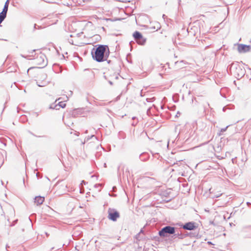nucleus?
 Masks as SVG:
<instances>
[{
    "label": "nucleus",
    "mask_w": 251,
    "mask_h": 251,
    "mask_svg": "<svg viewBox=\"0 0 251 251\" xmlns=\"http://www.w3.org/2000/svg\"><path fill=\"white\" fill-rule=\"evenodd\" d=\"M236 70L240 73H238L237 76L241 77L244 75V71L240 68H236Z\"/></svg>",
    "instance_id": "nucleus-11"
},
{
    "label": "nucleus",
    "mask_w": 251,
    "mask_h": 251,
    "mask_svg": "<svg viewBox=\"0 0 251 251\" xmlns=\"http://www.w3.org/2000/svg\"><path fill=\"white\" fill-rule=\"evenodd\" d=\"M177 114H180V113L179 112H178Z\"/></svg>",
    "instance_id": "nucleus-27"
},
{
    "label": "nucleus",
    "mask_w": 251,
    "mask_h": 251,
    "mask_svg": "<svg viewBox=\"0 0 251 251\" xmlns=\"http://www.w3.org/2000/svg\"><path fill=\"white\" fill-rule=\"evenodd\" d=\"M31 56V55H27V56H24V55H22V57H24L25 58H27V59H29L28 57V56Z\"/></svg>",
    "instance_id": "nucleus-17"
},
{
    "label": "nucleus",
    "mask_w": 251,
    "mask_h": 251,
    "mask_svg": "<svg viewBox=\"0 0 251 251\" xmlns=\"http://www.w3.org/2000/svg\"><path fill=\"white\" fill-rule=\"evenodd\" d=\"M5 17H6L5 16L2 15L1 13H0V24L4 20Z\"/></svg>",
    "instance_id": "nucleus-14"
},
{
    "label": "nucleus",
    "mask_w": 251,
    "mask_h": 251,
    "mask_svg": "<svg viewBox=\"0 0 251 251\" xmlns=\"http://www.w3.org/2000/svg\"><path fill=\"white\" fill-rule=\"evenodd\" d=\"M183 228L184 229L191 230L195 229L196 228V226L194 223L189 222L183 225Z\"/></svg>",
    "instance_id": "nucleus-8"
},
{
    "label": "nucleus",
    "mask_w": 251,
    "mask_h": 251,
    "mask_svg": "<svg viewBox=\"0 0 251 251\" xmlns=\"http://www.w3.org/2000/svg\"><path fill=\"white\" fill-rule=\"evenodd\" d=\"M175 229V227L166 226L159 231V235L162 237H167L168 234H174V236L178 237L179 234L178 233H176Z\"/></svg>",
    "instance_id": "nucleus-2"
},
{
    "label": "nucleus",
    "mask_w": 251,
    "mask_h": 251,
    "mask_svg": "<svg viewBox=\"0 0 251 251\" xmlns=\"http://www.w3.org/2000/svg\"><path fill=\"white\" fill-rule=\"evenodd\" d=\"M9 5V0H7L5 2V4L4 5V7L3 8L2 11L0 13L2 15H3L6 16V14L8 11V7Z\"/></svg>",
    "instance_id": "nucleus-10"
},
{
    "label": "nucleus",
    "mask_w": 251,
    "mask_h": 251,
    "mask_svg": "<svg viewBox=\"0 0 251 251\" xmlns=\"http://www.w3.org/2000/svg\"><path fill=\"white\" fill-rule=\"evenodd\" d=\"M36 176H38V173H37V174H36Z\"/></svg>",
    "instance_id": "nucleus-26"
},
{
    "label": "nucleus",
    "mask_w": 251,
    "mask_h": 251,
    "mask_svg": "<svg viewBox=\"0 0 251 251\" xmlns=\"http://www.w3.org/2000/svg\"><path fill=\"white\" fill-rule=\"evenodd\" d=\"M109 83H110L111 85H112V82L111 81H109Z\"/></svg>",
    "instance_id": "nucleus-23"
},
{
    "label": "nucleus",
    "mask_w": 251,
    "mask_h": 251,
    "mask_svg": "<svg viewBox=\"0 0 251 251\" xmlns=\"http://www.w3.org/2000/svg\"><path fill=\"white\" fill-rule=\"evenodd\" d=\"M107 213L108 218L112 221H116L120 217V213L115 209L109 208Z\"/></svg>",
    "instance_id": "nucleus-4"
},
{
    "label": "nucleus",
    "mask_w": 251,
    "mask_h": 251,
    "mask_svg": "<svg viewBox=\"0 0 251 251\" xmlns=\"http://www.w3.org/2000/svg\"><path fill=\"white\" fill-rule=\"evenodd\" d=\"M45 200L44 197L41 196L36 197L34 199V202L37 204V205H40L43 203Z\"/></svg>",
    "instance_id": "nucleus-9"
},
{
    "label": "nucleus",
    "mask_w": 251,
    "mask_h": 251,
    "mask_svg": "<svg viewBox=\"0 0 251 251\" xmlns=\"http://www.w3.org/2000/svg\"><path fill=\"white\" fill-rule=\"evenodd\" d=\"M251 49V46L243 44H240L238 46V50L241 53L248 52Z\"/></svg>",
    "instance_id": "nucleus-7"
},
{
    "label": "nucleus",
    "mask_w": 251,
    "mask_h": 251,
    "mask_svg": "<svg viewBox=\"0 0 251 251\" xmlns=\"http://www.w3.org/2000/svg\"><path fill=\"white\" fill-rule=\"evenodd\" d=\"M222 195L220 192H217L214 194L213 198H218Z\"/></svg>",
    "instance_id": "nucleus-15"
},
{
    "label": "nucleus",
    "mask_w": 251,
    "mask_h": 251,
    "mask_svg": "<svg viewBox=\"0 0 251 251\" xmlns=\"http://www.w3.org/2000/svg\"><path fill=\"white\" fill-rule=\"evenodd\" d=\"M229 126H227L225 128H221V132H225L227 128H228V127Z\"/></svg>",
    "instance_id": "nucleus-16"
},
{
    "label": "nucleus",
    "mask_w": 251,
    "mask_h": 251,
    "mask_svg": "<svg viewBox=\"0 0 251 251\" xmlns=\"http://www.w3.org/2000/svg\"><path fill=\"white\" fill-rule=\"evenodd\" d=\"M100 184H96L95 186V187H97V186H100Z\"/></svg>",
    "instance_id": "nucleus-21"
},
{
    "label": "nucleus",
    "mask_w": 251,
    "mask_h": 251,
    "mask_svg": "<svg viewBox=\"0 0 251 251\" xmlns=\"http://www.w3.org/2000/svg\"><path fill=\"white\" fill-rule=\"evenodd\" d=\"M34 63L36 65L44 67L47 65V59L45 54L40 52L36 57L34 59Z\"/></svg>",
    "instance_id": "nucleus-3"
},
{
    "label": "nucleus",
    "mask_w": 251,
    "mask_h": 251,
    "mask_svg": "<svg viewBox=\"0 0 251 251\" xmlns=\"http://www.w3.org/2000/svg\"><path fill=\"white\" fill-rule=\"evenodd\" d=\"M57 104L58 105V108L59 109L60 108V107H62V108H64L66 106V104L63 103V102H59Z\"/></svg>",
    "instance_id": "nucleus-13"
},
{
    "label": "nucleus",
    "mask_w": 251,
    "mask_h": 251,
    "mask_svg": "<svg viewBox=\"0 0 251 251\" xmlns=\"http://www.w3.org/2000/svg\"><path fill=\"white\" fill-rule=\"evenodd\" d=\"M227 109L226 107H224L223 109V111H226V109Z\"/></svg>",
    "instance_id": "nucleus-19"
},
{
    "label": "nucleus",
    "mask_w": 251,
    "mask_h": 251,
    "mask_svg": "<svg viewBox=\"0 0 251 251\" xmlns=\"http://www.w3.org/2000/svg\"><path fill=\"white\" fill-rule=\"evenodd\" d=\"M208 243L209 244H212V243H211V242H208Z\"/></svg>",
    "instance_id": "nucleus-24"
},
{
    "label": "nucleus",
    "mask_w": 251,
    "mask_h": 251,
    "mask_svg": "<svg viewBox=\"0 0 251 251\" xmlns=\"http://www.w3.org/2000/svg\"><path fill=\"white\" fill-rule=\"evenodd\" d=\"M133 36L134 38V39L135 41L137 42V43L141 45H144L146 41V38H145L141 33L139 32V31H135L133 34Z\"/></svg>",
    "instance_id": "nucleus-5"
},
{
    "label": "nucleus",
    "mask_w": 251,
    "mask_h": 251,
    "mask_svg": "<svg viewBox=\"0 0 251 251\" xmlns=\"http://www.w3.org/2000/svg\"><path fill=\"white\" fill-rule=\"evenodd\" d=\"M137 124V121H136L135 123H133L132 124V125L133 126H135Z\"/></svg>",
    "instance_id": "nucleus-18"
},
{
    "label": "nucleus",
    "mask_w": 251,
    "mask_h": 251,
    "mask_svg": "<svg viewBox=\"0 0 251 251\" xmlns=\"http://www.w3.org/2000/svg\"><path fill=\"white\" fill-rule=\"evenodd\" d=\"M247 204L248 205H249L251 204V203H250L249 202H247Z\"/></svg>",
    "instance_id": "nucleus-20"
},
{
    "label": "nucleus",
    "mask_w": 251,
    "mask_h": 251,
    "mask_svg": "<svg viewBox=\"0 0 251 251\" xmlns=\"http://www.w3.org/2000/svg\"><path fill=\"white\" fill-rule=\"evenodd\" d=\"M132 119H133V120H135V119H136V117H133L132 118Z\"/></svg>",
    "instance_id": "nucleus-22"
},
{
    "label": "nucleus",
    "mask_w": 251,
    "mask_h": 251,
    "mask_svg": "<svg viewBox=\"0 0 251 251\" xmlns=\"http://www.w3.org/2000/svg\"><path fill=\"white\" fill-rule=\"evenodd\" d=\"M82 182L83 183H85V181H84V180H83V181H82Z\"/></svg>",
    "instance_id": "nucleus-25"
},
{
    "label": "nucleus",
    "mask_w": 251,
    "mask_h": 251,
    "mask_svg": "<svg viewBox=\"0 0 251 251\" xmlns=\"http://www.w3.org/2000/svg\"><path fill=\"white\" fill-rule=\"evenodd\" d=\"M47 75L42 74L39 75L38 79L37 81V84L39 87H44L48 84V81L47 80Z\"/></svg>",
    "instance_id": "nucleus-6"
},
{
    "label": "nucleus",
    "mask_w": 251,
    "mask_h": 251,
    "mask_svg": "<svg viewBox=\"0 0 251 251\" xmlns=\"http://www.w3.org/2000/svg\"><path fill=\"white\" fill-rule=\"evenodd\" d=\"M106 49L108 50V52L109 53V48L106 45H100L95 49V52L93 53L92 51V56L94 59L96 60L97 62H100L107 59L108 55L104 53L106 52Z\"/></svg>",
    "instance_id": "nucleus-1"
},
{
    "label": "nucleus",
    "mask_w": 251,
    "mask_h": 251,
    "mask_svg": "<svg viewBox=\"0 0 251 251\" xmlns=\"http://www.w3.org/2000/svg\"><path fill=\"white\" fill-rule=\"evenodd\" d=\"M58 106V105L57 104L52 103L51 104H50V109H55L58 110V109H59V108Z\"/></svg>",
    "instance_id": "nucleus-12"
}]
</instances>
